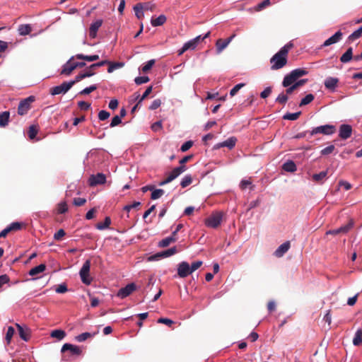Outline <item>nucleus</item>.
<instances>
[{
  "instance_id": "1",
  "label": "nucleus",
  "mask_w": 362,
  "mask_h": 362,
  "mask_svg": "<svg viewBox=\"0 0 362 362\" xmlns=\"http://www.w3.org/2000/svg\"><path fill=\"white\" fill-rule=\"evenodd\" d=\"M308 74V71L305 69H293L284 76L282 81V86L284 87H288L296 82L298 78L306 76Z\"/></svg>"
},
{
  "instance_id": "2",
  "label": "nucleus",
  "mask_w": 362,
  "mask_h": 362,
  "mask_svg": "<svg viewBox=\"0 0 362 362\" xmlns=\"http://www.w3.org/2000/svg\"><path fill=\"white\" fill-rule=\"evenodd\" d=\"M288 62V56L279 50L271 59V69L279 70L284 67Z\"/></svg>"
},
{
  "instance_id": "3",
  "label": "nucleus",
  "mask_w": 362,
  "mask_h": 362,
  "mask_svg": "<svg viewBox=\"0 0 362 362\" xmlns=\"http://www.w3.org/2000/svg\"><path fill=\"white\" fill-rule=\"evenodd\" d=\"M222 218L223 213L216 211L205 219V225L209 228H216L220 226Z\"/></svg>"
},
{
  "instance_id": "4",
  "label": "nucleus",
  "mask_w": 362,
  "mask_h": 362,
  "mask_svg": "<svg viewBox=\"0 0 362 362\" xmlns=\"http://www.w3.org/2000/svg\"><path fill=\"white\" fill-rule=\"evenodd\" d=\"M90 260L87 259L83 264L80 272L81 281L86 285H90L93 279L90 276Z\"/></svg>"
},
{
  "instance_id": "5",
  "label": "nucleus",
  "mask_w": 362,
  "mask_h": 362,
  "mask_svg": "<svg viewBox=\"0 0 362 362\" xmlns=\"http://www.w3.org/2000/svg\"><path fill=\"white\" fill-rule=\"evenodd\" d=\"M75 57H72L64 66L63 69L61 71V74L69 76L71 74V72L76 69V68H82L86 66L85 62H73V59Z\"/></svg>"
},
{
  "instance_id": "6",
  "label": "nucleus",
  "mask_w": 362,
  "mask_h": 362,
  "mask_svg": "<svg viewBox=\"0 0 362 362\" xmlns=\"http://www.w3.org/2000/svg\"><path fill=\"white\" fill-rule=\"evenodd\" d=\"M336 132L335 126L332 124H325L314 128L310 132V135L322 134L324 135H332Z\"/></svg>"
},
{
  "instance_id": "7",
  "label": "nucleus",
  "mask_w": 362,
  "mask_h": 362,
  "mask_svg": "<svg viewBox=\"0 0 362 362\" xmlns=\"http://www.w3.org/2000/svg\"><path fill=\"white\" fill-rule=\"evenodd\" d=\"M105 64H108L109 65L108 69H107V72L108 73H112L115 69L121 68L124 65L123 63H120V62H109V61H107V60H103V61H101L100 62L91 64L90 66V69H94V68L100 67V66H104Z\"/></svg>"
},
{
  "instance_id": "8",
  "label": "nucleus",
  "mask_w": 362,
  "mask_h": 362,
  "mask_svg": "<svg viewBox=\"0 0 362 362\" xmlns=\"http://www.w3.org/2000/svg\"><path fill=\"white\" fill-rule=\"evenodd\" d=\"M35 100L34 96H30L21 100L18 105V113L20 115H25L30 109V104Z\"/></svg>"
},
{
  "instance_id": "9",
  "label": "nucleus",
  "mask_w": 362,
  "mask_h": 362,
  "mask_svg": "<svg viewBox=\"0 0 362 362\" xmlns=\"http://www.w3.org/2000/svg\"><path fill=\"white\" fill-rule=\"evenodd\" d=\"M74 82H64L59 86H54L50 89V94L52 95L64 94L66 93L72 86Z\"/></svg>"
},
{
  "instance_id": "10",
  "label": "nucleus",
  "mask_w": 362,
  "mask_h": 362,
  "mask_svg": "<svg viewBox=\"0 0 362 362\" xmlns=\"http://www.w3.org/2000/svg\"><path fill=\"white\" fill-rule=\"evenodd\" d=\"M20 337L25 341H28L31 337V330L25 325L15 324Z\"/></svg>"
},
{
  "instance_id": "11",
  "label": "nucleus",
  "mask_w": 362,
  "mask_h": 362,
  "mask_svg": "<svg viewBox=\"0 0 362 362\" xmlns=\"http://www.w3.org/2000/svg\"><path fill=\"white\" fill-rule=\"evenodd\" d=\"M136 289V286L134 283L127 284L125 287L120 288L117 296L120 298H124L132 294Z\"/></svg>"
},
{
  "instance_id": "12",
  "label": "nucleus",
  "mask_w": 362,
  "mask_h": 362,
  "mask_svg": "<svg viewBox=\"0 0 362 362\" xmlns=\"http://www.w3.org/2000/svg\"><path fill=\"white\" fill-rule=\"evenodd\" d=\"M89 185L91 187L96 186L98 185L105 184L106 182V176L103 173H97L96 175H92L89 177Z\"/></svg>"
},
{
  "instance_id": "13",
  "label": "nucleus",
  "mask_w": 362,
  "mask_h": 362,
  "mask_svg": "<svg viewBox=\"0 0 362 362\" xmlns=\"http://www.w3.org/2000/svg\"><path fill=\"white\" fill-rule=\"evenodd\" d=\"M189 264L187 262H182L177 267V275L180 278H185L191 274Z\"/></svg>"
},
{
  "instance_id": "14",
  "label": "nucleus",
  "mask_w": 362,
  "mask_h": 362,
  "mask_svg": "<svg viewBox=\"0 0 362 362\" xmlns=\"http://www.w3.org/2000/svg\"><path fill=\"white\" fill-rule=\"evenodd\" d=\"M354 222L352 220H351L349 223H347L345 226H341L340 228L334 230H329L326 232V235H338L340 233H346L349 231V230L353 227Z\"/></svg>"
},
{
  "instance_id": "15",
  "label": "nucleus",
  "mask_w": 362,
  "mask_h": 362,
  "mask_svg": "<svg viewBox=\"0 0 362 362\" xmlns=\"http://www.w3.org/2000/svg\"><path fill=\"white\" fill-rule=\"evenodd\" d=\"M352 134V127L349 124H343L339 127V136L341 139H347L351 137Z\"/></svg>"
},
{
  "instance_id": "16",
  "label": "nucleus",
  "mask_w": 362,
  "mask_h": 362,
  "mask_svg": "<svg viewBox=\"0 0 362 362\" xmlns=\"http://www.w3.org/2000/svg\"><path fill=\"white\" fill-rule=\"evenodd\" d=\"M103 24V20L99 19L90 24L89 28V36L91 38H95L97 32Z\"/></svg>"
},
{
  "instance_id": "17",
  "label": "nucleus",
  "mask_w": 362,
  "mask_h": 362,
  "mask_svg": "<svg viewBox=\"0 0 362 362\" xmlns=\"http://www.w3.org/2000/svg\"><path fill=\"white\" fill-rule=\"evenodd\" d=\"M342 36H343V33L340 30H339L337 33H335L334 35H333L332 36L329 37L327 40H326L324 42L322 46L327 47L331 45L335 44V43L338 42L342 38Z\"/></svg>"
},
{
  "instance_id": "18",
  "label": "nucleus",
  "mask_w": 362,
  "mask_h": 362,
  "mask_svg": "<svg viewBox=\"0 0 362 362\" xmlns=\"http://www.w3.org/2000/svg\"><path fill=\"white\" fill-rule=\"evenodd\" d=\"M291 247L289 241H286L281 244L274 252V255L277 257H281L284 255L287 252Z\"/></svg>"
},
{
  "instance_id": "19",
  "label": "nucleus",
  "mask_w": 362,
  "mask_h": 362,
  "mask_svg": "<svg viewBox=\"0 0 362 362\" xmlns=\"http://www.w3.org/2000/svg\"><path fill=\"white\" fill-rule=\"evenodd\" d=\"M66 351H70L74 355H80L82 352L81 349L75 345L71 344H64L62 348V352H65Z\"/></svg>"
},
{
  "instance_id": "20",
  "label": "nucleus",
  "mask_w": 362,
  "mask_h": 362,
  "mask_svg": "<svg viewBox=\"0 0 362 362\" xmlns=\"http://www.w3.org/2000/svg\"><path fill=\"white\" fill-rule=\"evenodd\" d=\"M237 139L234 136L230 137L227 140L216 144V148H219L221 147H228L229 149H232L236 144Z\"/></svg>"
},
{
  "instance_id": "21",
  "label": "nucleus",
  "mask_w": 362,
  "mask_h": 362,
  "mask_svg": "<svg viewBox=\"0 0 362 362\" xmlns=\"http://www.w3.org/2000/svg\"><path fill=\"white\" fill-rule=\"evenodd\" d=\"M177 252V250L176 247H173L167 250L157 253L151 258L153 259H156L158 257H170L171 255L176 254Z\"/></svg>"
},
{
  "instance_id": "22",
  "label": "nucleus",
  "mask_w": 362,
  "mask_h": 362,
  "mask_svg": "<svg viewBox=\"0 0 362 362\" xmlns=\"http://www.w3.org/2000/svg\"><path fill=\"white\" fill-rule=\"evenodd\" d=\"M93 69H90V66H89L88 69L85 72L78 74L75 77L74 80L71 81L70 82H74V85L75 83L79 82L80 81H81L82 79H83L85 78L90 77V76H93L95 74V72L93 71Z\"/></svg>"
},
{
  "instance_id": "23",
  "label": "nucleus",
  "mask_w": 362,
  "mask_h": 362,
  "mask_svg": "<svg viewBox=\"0 0 362 362\" xmlns=\"http://www.w3.org/2000/svg\"><path fill=\"white\" fill-rule=\"evenodd\" d=\"M230 43V40L218 39L216 42V48L217 54H220Z\"/></svg>"
},
{
  "instance_id": "24",
  "label": "nucleus",
  "mask_w": 362,
  "mask_h": 362,
  "mask_svg": "<svg viewBox=\"0 0 362 362\" xmlns=\"http://www.w3.org/2000/svg\"><path fill=\"white\" fill-rule=\"evenodd\" d=\"M185 165H180L179 167L175 168L169 174L168 180L173 181L176 177H177L180 174H182L184 171H185Z\"/></svg>"
},
{
  "instance_id": "25",
  "label": "nucleus",
  "mask_w": 362,
  "mask_h": 362,
  "mask_svg": "<svg viewBox=\"0 0 362 362\" xmlns=\"http://www.w3.org/2000/svg\"><path fill=\"white\" fill-rule=\"evenodd\" d=\"M339 83V79L334 77H328L325 81V86L326 88L329 90H334L337 83Z\"/></svg>"
},
{
  "instance_id": "26",
  "label": "nucleus",
  "mask_w": 362,
  "mask_h": 362,
  "mask_svg": "<svg viewBox=\"0 0 362 362\" xmlns=\"http://www.w3.org/2000/svg\"><path fill=\"white\" fill-rule=\"evenodd\" d=\"M166 21V17L165 15H160L157 18H152L151 23L153 27L160 26L163 25Z\"/></svg>"
},
{
  "instance_id": "27",
  "label": "nucleus",
  "mask_w": 362,
  "mask_h": 362,
  "mask_svg": "<svg viewBox=\"0 0 362 362\" xmlns=\"http://www.w3.org/2000/svg\"><path fill=\"white\" fill-rule=\"evenodd\" d=\"M282 168L284 170L289 173H293L297 170L296 163L292 160H288L284 163L282 165Z\"/></svg>"
},
{
  "instance_id": "28",
  "label": "nucleus",
  "mask_w": 362,
  "mask_h": 362,
  "mask_svg": "<svg viewBox=\"0 0 362 362\" xmlns=\"http://www.w3.org/2000/svg\"><path fill=\"white\" fill-rule=\"evenodd\" d=\"M10 113L8 111L0 113V127H5L9 122Z\"/></svg>"
},
{
  "instance_id": "29",
  "label": "nucleus",
  "mask_w": 362,
  "mask_h": 362,
  "mask_svg": "<svg viewBox=\"0 0 362 362\" xmlns=\"http://www.w3.org/2000/svg\"><path fill=\"white\" fill-rule=\"evenodd\" d=\"M353 57V49L351 47H349L345 53L342 54L340 57V61L342 63H347L351 60Z\"/></svg>"
},
{
  "instance_id": "30",
  "label": "nucleus",
  "mask_w": 362,
  "mask_h": 362,
  "mask_svg": "<svg viewBox=\"0 0 362 362\" xmlns=\"http://www.w3.org/2000/svg\"><path fill=\"white\" fill-rule=\"evenodd\" d=\"M75 58H76L77 59H83L88 62H94L99 59V56L98 54L88 56L83 54H77L75 56Z\"/></svg>"
},
{
  "instance_id": "31",
  "label": "nucleus",
  "mask_w": 362,
  "mask_h": 362,
  "mask_svg": "<svg viewBox=\"0 0 362 362\" xmlns=\"http://www.w3.org/2000/svg\"><path fill=\"white\" fill-rule=\"evenodd\" d=\"M177 238H173L171 235L163 239L158 243V246L160 247H168L170 243L176 242Z\"/></svg>"
},
{
  "instance_id": "32",
  "label": "nucleus",
  "mask_w": 362,
  "mask_h": 362,
  "mask_svg": "<svg viewBox=\"0 0 362 362\" xmlns=\"http://www.w3.org/2000/svg\"><path fill=\"white\" fill-rule=\"evenodd\" d=\"M46 269V266L45 264H41L37 267H35L32 268L29 274L30 276H35L41 272H43Z\"/></svg>"
},
{
  "instance_id": "33",
  "label": "nucleus",
  "mask_w": 362,
  "mask_h": 362,
  "mask_svg": "<svg viewBox=\"0 0 362 362\" xmlns=\"http://www.w3.org/2000/svg\"><path fill=\"white\" fill-rule=\"evenodd\" d=\"M18 30L21 35H26L32 31V28L28 24H23L19 25Z\"/></svg>"
},
{
  "instance_id": "34",
  "label": "nucleus",
  "mask_w": 362,
  "mask_h": 362,
  "mask_svg": "<svg viewBox=\"0 0 362 362\" xmlns=\"http://www.w3.org/2000/svg\"><path fill=\"white\" fill-rule=\"evenodd\" d=\"M327 171H322L320 173L314 174L312 176V179L313 181L317 183H322V180L327 177Z\"/></svg>"
},
{
  "instance_id": "35",
  "label": "nucleus",
  "mask_w": 362,
  "mask_h": 362,
  "mask_svg": "<svg viewBox=\"0 0 362 362\" xmlns=\"http://www.w3.org/2000/svg\"><path fill=\"white\" fill-rule=\"evenodd\" d=\"M134 11L135 12V16L138 19H142L144 17L143 8L141 6V3L136 4L134 8Z\"/></svg>"
},
{
  "instance_id": "36",
  "label": "nucleus",
  "mask_w": 362,
  "mask_h": 362,
  "mask_svg": "<svg viewBox=\"0 0 362 362\" xmlns=\"http://www.w3.org/2000/svg\"><path fill=\"white\" fill-rule=\"evenodd\" d=\"M111 224V219L110 217H105L104 222H100L96 224V228L98 230H104L107 228Z\"/></svg>"
},
{
  "instance_id": "37",
  "label": "nucleus",
  "mask_w": 362,
  "mask_h": 362,
  "mask_svg": "<svg viewBox=\"0 0 362 362\" xmlns=\"http://www.w3.org/2000/svg\"><path fill=\"white\" fill-rule=\"evenodd\" d=\"M51 337L53 338H56L59 340H62L66 336V333L62 329H54L51 332Z\"/></svg>"
},
{
  "instance_id": "38",
  "label": "nucleus",
  "mask_w": 362,
  "mask_h": 362,
  "mask_svg": "<svg viewBox=\"0 0 362 362\" xmlns=\"http://www.w3.org/2000/svg\"><path fill=\"white\" fill-rule=\"evenodd\" d=\"M362 343V329H358L355 334L353 339V344L355 346H358Z\"/></svg>"
},
{
  "instance_id": "39",
  "label": "nucleus",
  "mask_w": 362,
  "mask_h": 362,
  "mask_svg": "<svg viewBox=\"0 0 362 362\" xmlns=\"http://www.w3.org/2000/svg\"><path fill=\"white\" fill-rule=\"evenodd\" d=\"M288 100V96L286 93H281L276 98V102L284 105Z\"/></svg>"
},
{
  "instance_id": "40",
  "label": "nucleus",
  "mask_w": 362,
  "mask_h": 362,
  "mask_svg": "<svg viewBox=\"0 0 362 362\" xmlns=\"http://www.w3.org/2000/svg\"><path fill=\"white\" fill-rule=\"evenodd\" d=\"M192 182V177L190 175H185L180 182L182 188L187 187Z\"/></svg>"
},
{
  "instance_id": "41",
  "label": "nucleus",
  "mask_w": 362,
  "mask_h": 362,
  "mask_svg": "<svg viewBox=\"0 0 362 362\" xmlns=\"http://www.w3.org/2000/svg\"><path fill=\"white\" fill-rule=\"evenodd\" d=\"M314 98L315 97L313 94H308L305 98H303L301 100L299 106L302 107L310 103L314 100Z\"/></svg>"
},
{
  "instance_id": "42",
  "label": "nucleus",
  "mask_w": 362,
  "mask_h": 362,
  "mask_svg": "<svg viewBox=\"0 0 362 362\" xmlns=\"http://www.w3.org/2000/svg\"><path fill=\"white\" fill-rule=\"evenodd\" d=\"M94 335H95V333L94 334H90L89 332H83V333L76 336V339L78 342H82V341H86L87 339L93 337Z\"/></svg>"
},
{
  "instance_id": "43",
  "label": "nucleus",
  "mask_w": 362,
  "mask_h": 362,
  "mask_svg": "<svg viewBox=\"0 0 362 362\" xmlns=\"http://www.w3.org/2000/svg\"><path fill=\"white\" fill-rule=\"evenodd\" d=\"M301 112H297L295 113L288 112L284 115L283 119L287 120H296L300 115Z\"/></svg>"
},
{
  "instance_id": "44",
  "label": "nucleus",
  "mask_w": 362,
  "mask_h": 362,
  "mask_svg": "<svg viewBox=\"0 0 362 362\" xmlns=\"http://www.w3.org/2000/svg\"><path fill=\"white\" fill-rule=\"evenodd\" d=\"M15 333V329L13 327H8L6 334V341L8 344L11 343V339Z\"/></svg>"
},
{
  "instance_id": "45",
  "label": "nucleus",
  "mask_w": 362,
  "mask_h": 362,
  "mask_svg": "<svg viewBox=\"0 0 362 362\" xmlns=\"http://www.w3.org/2000/svg\"><path fill=\"white\" fill-rule=\"evenodd\" d=\"M247 187H250L251 190H253L255 188V186L252 185V182L250 180H243L240 184V189L244 190Z\"/></svg>"
},
{
  "instance_id": "46",
  "label": "nucleus",
  "mask_w": 362,
  "mask_h": 362,
  "mask_svg": "<svg viewBox=\"0 0 362 362\" xmlns=\"http://www.w3.org/2000/svg\"><path fill=\"white\" fill-rule=\"evenodd\" d=\"M164 194V190L162 189H153L151 198L152 199H157Z\"/></svg>"
},
{
  "instance_id": "47",
  "label": "nucleus",
  "mask_w": 362,
  "mask_h": 362,
  "mask_svg": "<svg viewBox=\"0 0 362 362\" xmlns=\"http://www.w3.org/2000/svg\"><path fill=\"white\" fill-rule=\"evenodd\" d=\"M362 35V28L360 27L358 30L354 31L352 34L349 36V40L354 41L359 38Z\"/></svg>"
},
{
  "instance_id": "48",
  "label": "nucleus",
  "mask_w": 362,
  "mask_h": 362,
  "mask_svg": "<svg viewBox=\"0 0 362 362\" xmlns=\"http://www.w3.org/2000/svg\"><path fill=\"white\" fill-rule=\"evenodd\" d=\"M23 224L19 222H13L8 226L10 232L17 231L21 229Z\"/></svg>"
},
{
  "instance_id": "49",
  "label": "nucleus",
  "mask_w": 362,
  "mask_h": 362,
  "mask_svg": "<svg viewBox=\"0 0 362 362\" xmlns=\"http://www.w3.org/2000/svg\"><path fill=\"white\" fill-rule=\"evenodd\" d=\"M97 88H98V87L96 85H95V84L91 85L89 87H87V88H84L83 90H82L79 93V94L80 95H88V94L92 93L93 91L95 90Z\"/></svg>"
},
{
  "instance_id": "50",
  "label": "nucleus",
  "mask_w": 362,
  "mask_h": 362,
  "mask_svg": "<svg viewBox=\"0 0 362 362\" xmlns=\"http://www.w3.org/2000/svg\"><path fill=\"white\" fill-rule=\"evenodd\" d=\"M37 134V129L36 128L35 126L31 125L29 127V130H28V136L30 137V139H33L34 138H35Z\"/></svg>"
},
{
  "instance_id": "51",
  "label": "nucleus",
  "mask_w": 362,
  "mask_h": 362,
  "mask_svg": "<svg viewBox=\"0 0 362 362\" xmlns=\"http://www.w3.org/2000/svg\"><path fill=\"white\" fill-rule=\"evenodd\" d=\"M149 78L148 76H138L135 78L134 82L137 85H141L142 83H145L149 81Z\"/></svg>"
},
{
  "instance_id": "52",
  "label": "nucleus",
  "mask_w": 362,
  "mask_h": 362,
  "mask_svg": "<svg viewBox=\"0 0 362 362\" xmlns=\"http://www.w3.org/2000/svg\"><path fill=\"white\" fill-rule=\"evenodd\" d=\"M245 86V83H238L237 85H235L230 91V95L231 97L234 96L238 91L239 90L244 87Z\"/></svg>"
},
{
  "instance_id": "53",
  "label": "nucleus",
  "mask_w": 362,
  "mask_h": 362,
  "mask_svg": "<svg viewBox=\"0 0 362 362\" xmlns=\"http://www.w3.org/2000/svg\"><path fill=\"white\" fill-rule=\"evenodd\" d=\"M68 210V206L66 202H61L58 204L57 211L59 214H64Z\"/></svg>"
},
{
  "instance_id": "54",
  "label": "nucleus",
  "mask_w": 362,
  "mask_h": 362,
  "mask_svg": "<svg viewBox=\"0 0 362 362\" xmlns=\"http://www.w3.org/2000/svg\"><path fill=\"white\" fill-rule=\"evenodd\" d=\"M293 46H294L293 43L291 42H289L288 43L285 45L283 47H281L280 49V50L288 56L289 50L291 49H292L293 47Z\"/></svg>"
},
{
  "instance_id": "55",
  "label": "nucleus",
  "mask_w": 362,
  "mask_h": 362,
  "mask_svg": "<svg viewBox=\"0 0 362 362\" xmlns=\"http://www.w3.org/2000/svg\"><path fill=\"white\" fill-rule=\"evenodd\" d=\"M155 64V60L151 59L149 60L143 67H142V71L143 72H148L153 66Z\"/></svg>"
},
{
  "instance_id": "56",
  "label": "nucleus",
  "mask_w": 362,
  "mask_h": 362,
  "mask_svg": "<svg viewBox=\"0 0 362 362\" xmlns=\"http://www.w3.org/2000/svg\"><path fill=\"white\" fill-rule=\"evenodd\" d=\"M86 202V199L85 198L81 197L74 198L73 202L74 204L76 206H81L84 205Z\"/></svg>"
},
{
  "instance_id": "57",
  "label": "nucleus",
  "mask_w": 362,
  "mask_h": 362,
  "mask_svg": "<svg viewBox=\"0 0 362 362\" xmlns=\"http://www.w3.org/2000/svg\"><path fill=\"white\" fill-rule=\"evenodd\" d=\"M193 145V141H187L185 142L180 148V150L182 152H185L188 151Z\"/></svg>"
},
{
  "instance_id": "58",
  "label": "nucleus",
  "mask_w": 362,
  "mask_h": 362,
  "mask_svg": "<svg viewBox=\"0 0 362 362\" xmlns=\"http://www.w3.org/2000/svg\"><path fill=\"white\" fill-rule=\"evenodd\" d=\"M195 40H191L184 44V46L187 50L194 49L197 45L194 42Z\"/></svg>"
},
{
  "instance_id": "59",
  "label": "nucleus",
  "mask_w": 362,
  "mask_h": 362,
  "mask_svg": "<svg viewBox=\"0 0 362 362\" xmlns=\"http://www.w3.org/2000/svg\"><path fill=\"white\" fill-rule=\"evenodd\" d=\"M110 113L106 110H100L98 113V118L101 121L107 119L110 117Z\"/></svg>"
},
{
  "instance_id": "60",
  "label": "nucleus",
  "mask_w": 362,
  "mask_h": 362,
  "mask_svg": "<svg viewBox=\"0 0 362 362\" xmlns=\"http://www.w3.org/2000/svg\"><path fill=\"white\" fill-rule=\"evenodd\" d=\"M202 264H203L202 261H197V262H192L191 266H189L191 273H192L194 271H196L197 269H198L202 265Z\"/></svg>"
},
{
  "instance_id": "61",
  "label": "nucleus",
  "mask_w": 362,
  "mask_h": 362,
  "mask_svg": "<svg viewBox=\"0 0 362 362\" xmlns=\"http://www.w3.org/2000/svg\"><path fill=\"white\" fill-rule=\"evenodd\" d=\"M334 148H335V147L334 145H330V146L323 148L321 151V154L322 155H329L334 151Z\"/></svg>"
},
{
  "instance_id": "62",
  "label": "nucleus",
  "mask_w": 362,
  "mask_h": 362,
  "mask_svg": "<svg viewBox=\"0 0 362 362\" xmlns=\"http://www.w3.org/2000/svg\"><path fill=\"white\" fill-rule=\"evenodd\" d=\"M271 4L270 0H264L257 6V10L261 11Z\"/></svg>"
},
{
  "instance_id": "63",
  "label": "nucleus",
  "mask_w": 362,
  "mask_h": 362,
  "mask_svg": "<svg viewBox=\"0 0 362 362\" xmlns=\"http://www.w3.org/2000/svg\"><path fill=\"white\" fill-rule=\"evenodd\" d=\"M160 105L161 100L160 99H156L152 102L151 105L149 107V109L151 110H156L160 106Z\"/></svg>"
},
{
  "instance_id": "64",
  "label": "nucleus",
  "mask_w": 362,
  "mask_h": 362,
  "mask_svg": "<svg viewBox=\"0 0 362 362\" xmlns=\"http://www.w3.org/2000/svg\"><path fill=\"white\" fill-rule=\"evenodd\" d=\"M122 122V119L119 115L115 116L111 121L110 127H114Z\"/></svg>"
}]
</instances>
